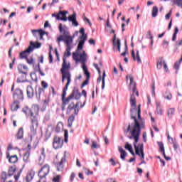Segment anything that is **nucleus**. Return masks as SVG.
Returning <instances> with one entry per match:
<instances>
[{
    "label": "nucleus",
    "instance_id": "1",
    "mask_svg": "<svg viewBox=\"0 0 182 182\" xmlns=\"http://www.w3.org/2000/svg\"><path fill=\"white\" fill-rule=\"evenodd\" d=\"M140 107L141 105H139L138 106V119L134 114H131V118L134 120V123L129 124L127 129L124 131L126 134L130 132L131 136H128L129 140H133V139H135L136 141L139 140L141 130L146 127V121L141 118V109Z\"/></svg>",
    "mask_w": 182,
    "mask_h": 182
},
{
    "label": "nucleus",
    "instance_id": "2",
    "mask_svg": "<svg viewBox=\"0 0 182 182\" xmlns=\"http://www.w3.org/2000/svg\"><path fill=\"white\" fill-rule=\"evenodd\" d=\"M58 29L60 31V33H63L57 38V42L58 43V46H60V43L64 42L65 45H68L69 46H72V43H73V40L75 39L74 34L70 36V33L66 28V26H64L62 23H60L58 26Z\"/></svg>",
    "mask_w": 182,
    "mask_h": 182
},
{
    "label": "nucleus",
    "instance_id": "3",
    "mask_svg": "<svg viewBox=\"0 0 182 182\" xmlns=\"http://www.w3.org/2000/svg\"><path fill=\"white\" fill-rule=\"evenodd\" d=\"M42 46V43L39 42H36V43H33V41L30 42V46L28 47V48L20 53V58L21 59H27L28 55L31 53V52H33V49H39Z\"/></svg>",
    "mask_w": 182,
    "mask_h": 182
},
{
    "label": "nucleus",
    "instance_id": "4",
    "mask_svg": "<svg viewBox=\"0 0 182 182\" xmlns=\"http://www.w3.org/2000/svg\"><path fill=\"white\" fill-rule=\"evenodd\" d=\"M133 139L134 140L133 144L135 149V154L139 156L141 161L144 160V145L143 144H138L139 139H137V141H136V139Z\"/></svg>",
    "mask_w": 182,
    "mask_h": 182
},
{
    "label": "nucleus",
    "instance_id": "5",
    "mask_svg": "<svg viewBox=\"0 0 182 182\" xmlns=\"http://www.w3.org/2000/svg\"><path fill=\"white\" fill-rule=\"evenodd\" d=\"M14 103H21L23 101V91L21 88H16L13 94Z\"/></svg>",
    "mask_w": 182,
    "mask_h": 182
},
{
    "label": "nucleus",
    "instance_id": "6",
    "mask_svg": "<svg viewBox=\"0 0 182 182\" xmlns=\"http://www.w3.org/2000/svg\"><path fill=\"white\" fill-rule=\"evenodd\" d=\"M49 171H50V167L48 164H45L38 171V177L40 180L46 178V176L49 174Z\"/></svg>",
    "mask_w": 182,
    "mask_h": 182
},
{
    "label": "nucleus",
    "instance_id": "7",
    "mask_svg": "<svg viewBox=\"0 0 182 182\" xmlns=\"http://www.w3.org/2000/svg\"><path fill=\"white\" fill-rule=\"evenodd\" d=\"M53 147L55 150L62 149V147H63V138L55 136L53 141Z\"/></svg>",
    "mask_w": 182,
    "mask_h": 182
},
{
    "label": "nucleus",
    "instance_id": "8",
    "mask_svg": "<svg viewBox=\"0 0 182 182\" xmlns=\"http://www.w3.org/2000/svg\"><path fill=\"white\" fill-rule=\"evenodd\" d=\"M38 126H39V123L38 122V120L31 121V125L30 127L31 141H32V137H33V136H36V130H38Z\"/></svg>",
    "mask_w": 182,
    "mask_h": 182
},
{
    "label": "nucleus",
    "instance_id": "9",
    "mask_svg": "<svg viewBox=\"0 0 182 182\" xmlns=\"http://www.w3.org/2000/svg\"><path fill=\"white\" fill-rule=\"evenodd\" d=\"M130 103H131V114H136L137 113V105L136 101V97H134V94L131 95L130 97Z\"/></svg>",
    "mask_w": 182,
    "mask_h": 182
},
{
    "label": "nucleus",
    "instance_id": "10",
    "mask_svg": "<svg viewBox=\"0 0 182 182\" xmlns=\"http://www.w3.org/2000/svg\"><path fill=\"white\" fill-rule=\"evenodd\" d=\"M29 116H31V122H33V120H38V116H39V107H32V109H30Z\"/></svg>",
    "mask_w": 182,
    "mask_h": 182
},
{
    "label": "nucleus",
    "instance_id": "11",
    "mask_svg": "<svg viewBox=\"0 0 182 182\" xmlns=\"http://www.w3.org/2000/svg\"><path fill=\"white\" fill-rule=\"evenodd\" d=\"M65 163H66V151H64V156L61 159L60 161L56 163V167L58 171H63L65 167Z\"/></svg>",
    "mask_w": 182,
    "mask_h": 182
},
{
    "label": "nucleus",
    "instance_id": "12",
    "mask_svg": "<svg viewBox=\"0 0 182 182\" xmlns=\"http://www.w3.org/2000/svg\"><path fill=\"white\" fill-rule=\"evenodd\" d=\"M83 72L86 76L85 80L82 82V86H86V85H89V80H90V73L87 70V67L83 65Z\"/></svg>",
    "mask_w": 182,
    "mask_h": 182
},
{
    "label": "nucleus",
    "instance_id": "13",
    "mask_svg": "<svg viewBox=\"0 0 182 182\" xmlns=\"http://www.w3.org/2000/svg\"><path fill=\"white\" fill-rule=\"evenodd\" d=\"M130 83H129V89L132 90L133 93H136V90H137V85L136 82H134V78L133 77V75H129V76Z\"/></svg>",
    "mask_w": 182,
    "mask_h": 182
},
{
    "label": "nucleus",
    "instance_id": "14",
    "mask_svg": "<svg viewBox=\"0 0 182 182\" xmlns=\"http://www.w3.org/2000/svg\"><path fill=\"white\" fill-rule=\"evenodd\" d=\"M70 95L73 96V99H75V100H79V99L82 97V94L79 92V90L76 87H74Z\"/></svg>",
    "mask_w": 182,
    "mask_h": 182
},
{
    "label": "nucleus",
    "instance_id": "15",
    "mask_svg": "<svg viewBox=\"0 0 182 182\" xmlns=\"http://www.w3.org/2000/svg\"><path fill=\"white\" fill-rule=\"evenodd\" d=\"M27 97L28 99H32L35 96V90L32 86H28L26 90Z\"/></svg>",
    "mask_w": 182,
    "mask_h": 182
},
{
    "label": "nucleus",
    "instance_id": "16",
    "mask_svg": "<svg viewBox=\"0 0 182 182\" xmlns=\"http://www.w3.org/2000/svg\"><path fill=\"white\" fill-rule=\"evenodd\" d=\"M63 61L62 69L60 70L61 73H63V72H66L65 70H68V69L70 68V65H68L66 58L63 57Z\"/></svg>",
    "mask_w": 182,
    "mask_h": 182
},
{
    "label": "nucleus",
    "instance_id": "17",
    "mask_svg": "<svg viewBox=\"0 0 182 182\" xmlns=\"http://www.w3.org/2000/svg\"><path fill=\"white\" fill-rule=\"evenodd\" d=\"M6 159H9V161L13 164L15 163H18V156L13 155L11 156H9V152H7L6 154Z\"/></svg>",
    "mask_w": 182,
    "mask_h": 182
},
{
    "label": "nucleus",
    "instance_id": "18",
    "mask_svg": "<svg viewBox=\"0 0 182 182\" xmlns=\"http://www.w3.org/2000/svg\"><path fill=\"white\" fill-rule=\"evenodd\" d=\"M62 73V83H65V79H67V82H69V77L71 79L72 75H70V72H63Z\"/></svg>",
    "mask_w": 182,
    "mask_h": 182
},
{
    "label": "nucleus",
    "instance_id": "19",
    "mask_svg": "<svg viewBox=\"0 0 182 182\" xmlns=\"http://www.w3.org/2000/svg\"><path fill=\"white\" fill-rule=\"evenodd\" d=\"M35 177V172L33 171H29L26 177V182H31Z\"/></svg>",
    "mask_w": 182,
    "mask_h": 182
},
{
    "label": "nucleus",
    "instance_id": "20",
    "mask_svg": "<svg viewBox=\"0 0 182 182\" xmlns=\"http://www.w3.org/2000/svg\"><path fill=\"white\" fill-rule=\"evenodd\" d=\"M16 140H22L23 139V127L18 129V131L16 135Z\"/></svg>",
    "mask_w": 182,
    "mask_h": 182
},
{
    "label": "nucleus",
    "instance_id": "21",
    "mask_svg": "<svg viewBox=\"0 0 182 182\" xmlns=\"http://www.w3.org/2000/svg\"><path fill=\"white\" fill-rule=\"evenodd\" d=\"M124 147L126 150H128L131 154H132L134 156H136L134 151H133V146H132V144H129V142H126Z\"/></svg>",
    "mask_w": 182,
    "mask_h": 182
},
{
    "label": "nucleus",
    "instance_id": "22",
    "mask_svg": "<svg viewBox=\"0 0 182 182\" xmlns=\"http://www.w3.org/2000/svg\"><path fill=\"white\" fill-rule=\"evenodd\" d=\"M80 60L82 63V70H83V66L84 65L86 66V53L85 51H83V53L80 55Z\"/></svg>",
    "mask_w": 182,
    "mask_h": 182
},
{
    "label": "nucleus",
    "instance_id": "23",
    "mask_svg": "<svg viewBox=\"0 0 182 182\" xmlns=\"http://www.w3.org/2000/svg\"><path fill=\"white\" fill-rule=\"evenodd\" d=\"M119 151L121 154L120 157L122 160H125L126 156H127V152L123 149L122 146H119Z\"/></svg>",
    "mask_w": 182,
    "mask_h": 182
},
{
    "label": "nucleus",
    "instance_id": "24",
    "mask_svg": "<svg viewBox=\"0 0 182 182\" xmlns=\"http://www.w3.org/2000/svg\"><path fill=\"white\" fill-rule=\"evenodd\" d=\"M164 60H163V57H161L157 63H156V68L160 70V69H161V68H163V65H164Z\"/></svg>",
    "mask_w": 182,
    "mask_h": 182
},
{
    "label": "nucleus",
    "instance_id": "25",
    "mask_svg": "<svg viewBox=\"0 0 182 182\" xmlns=\"http://www.w3.org/2000/svg\"><path fill=\"white\" fill-rule=\"evenodd\" d=\"M66 46V52L64 53V58H69V56H70V55H72V53H70V50H72V47L71 46H68L65 45Z\"/></svg>",
    "mask_w": 182,
    "mask_h": 182
},
{
    "label": "nucleus",
    "instance_id": "26",
    "mask_svg": "<svg viewBox=\"0 0 182 182\" xmlns=\"http://www.w3.org/2000/svg\"><path fill=\"white\" fill-rule=\"evenodd\" d=\"M76 114H71L68 119V127H72L73 124V122H75V117Z\"/></svg>",
    "mask_w": 182,
    "mask_h": 182
},
{
    "label": "nucleus",
    "instance_id": "27",
    "mask_svg": "<svg viewBox=\"0 0 182 182\" xmlns=\"http://www.w3.org/2000/svg\"><path fill=\"white\" fill-rule=\"evenodd\" d=\"M73 98V95H69L67 98H64L62 99V102H63V105L64 106H66V105H69V102H70V100H72Z\"/></svg>",
    "mask_w": 182,
    "mask_h": 182
},
{
    "label": "nucleus",
    "instance_id": "28",
    "mask_svg": "<svg viewBox=\"0 0 182 182\" xmlns=\"http://www.w3.org/2000/svg\"><path fill=\"white\" fill-rule=\"evenodd\" d=\"M80 105H82V102H78L75 104H74V114H75V116H77V114H79V106H80Z\"/></svg>",
    "mask_w": 182,
    "mask_h": 182
},
{
    "label": "nucleus",
    "instance_id": "29",
    "mask_svg": "<svg viewBox=\"0 0 182 182\" xmlns=\"http://www.w3.org/2000/svg\"><path fill=\"white\" fill-rule=\"evenodd\" d=\"M31 156L30 151H26L23 154V160L25 163H28L29 161V157Z\"/></svg>",
    "mask_w": 182,
    "mask_h": 182
},
{
    "label": "nucleus",
    "instance_id": "30",
    "mask_svg": "<svg viewBox=\"0 0 182 182\" xmlns=\"http://www.w3.org/2000/svg\"><path fill=\"white\" fill-rule=\"evenodd\" d=\"M17 69L18 70V73H22L23 75H25V77L23 76V77L26 78V75H28V72H23L22 71V70L23 69V65L22 64H19L17 67Z\"/></svg>",
    "mask_w": 182,
    "mask_h": 182
},
{
    "label": "nucleus",
    "instance_id": "31",
    "mask_svg": "<svg viewBox=\"0 0 182 182\" xmlns=\"http://www.w3.org/2000/svg\"><path fill=\"white\" fill-rule=\"evenodd\" d=\"M159 14V8L157 6H155L152 8V18L157 17V15Z\"/></svg>",
    "mask_w": 182,
    "mask_h": 182
},
{
    "label": "nucleus",
    "instance_id": "32",
    "mask_svg": "<svg viewBox=\"0 0 182 182\" xmlns=\"http://www.w3.org/2000/svg\"><path fill=\"white\" fill-rule=\"evenodd\" d=\"M52 16H53V18H56L57 21H64L65 22H66V21H68V18H66V17L60 18V16H59V14H53Z\"/></svg>",
    "mask_w": 182,
    "mask_h": 182
},
{
    "label": "nucleus",
    "instance_id": "33",
    "mask_svg": "<svg viewBox=\"0 0 182 182\" xmlns=\"http://www.w3.org/2000/svg\"><path fill=\"white\" fill-rule=\"evenodd\" d=\"M174 113H176V109L174 108H170L168 109V117H169V119H173Z\"/></svg>",
    "mask_w": 182,
    "mask_h": 182
},
{
    "label": "nucleus",
    "instance_id": "34",
    "mask_svg": "<svg viewBox=\"0 0 182 182\" xmlns=\"http://www.w3.org/2000/svg\"><path fill=\"white\" fill-rule=\"evenodd\" d=\"M62 129H63V124L62 122H58L55 127L56 133H60V130H62Z\"/></svg>",
    "mask_w": 182,
    "mask_h": 182
},
{
    "label": "nucleus",
    "instance_id": "35",
    "mask_svg": "<svg viewBox=\"0 0 182 182\" xmlns=\"http://www.w3.org/2000/svg\"><path fill=\"white\" fill-rule=\"evenodd\" d=\"M158 146L159 147L160 151L162 153V154H164L166 153L164 150V144L160 141V142H158Z\"/></svg>",
    "mask_w": 182,
    "mask_h": 182
},
{
    "label": "nucleus",
    "instance_id": "36",
    "mask_svg": "<svg viewBox=\"0 0 182 182\" xmlns=\"http://www.w3.org/2000/svg\"><path fill=\"white\" fill-rule=\"evenodd\" d=\"M19 109V103H15V101L14 102V104L11 105V110L12 112H16Z\"/></svg>",
    "mask_w": 182,
    "mask_h": 182
},
{
    "label": "nucleus",
    "instance_id": "37",
    "mask_svg": "<svg viewBox=\"0 0 182 182\" xmlns=\"http://www.w3.org/2000/svg\"><path fill=\"white\" fill-rule=\"evenodd\" d=\"M48 105H49V99L45 100L43 101V108L41 109L42 112H45V110H46V107H48Z\"/></svg>",
    "mask_w": 182,
    "mask_h": 182
},
{
    "label": "nucleus",
    "instance_id": "38",
    "mask_svg": "<svg viewBox=\"0 0 182 182\" xmlns=\"http://www.w3.org/2000/svg\"><path fill=\"white\" fill-rule=\"evenodd\" d=\"M73 109L75 110V102H71L67 108V112L70 113Z\"/></svg>",
    "mask_w": 182,
    "mask_h": 182
},
{
    "label": "nucleus",
    "instance_id": "39",
    "mask_svg": "<svg viewBox=\"0 0 182 182\" xmlns=\"http://www.w3.org/2000/svg\"><path fill=\"white\" fill-rule=\"evenodd\" d=\"M8 174H6V172L3 171L1 175V182L6 181V178H8Z\"/></svg>",
    "mask_w": 182,
    "mask_h": 182
},
{
    "label": "nucleus",
    "instance_id": "40",
    "mask_svg": "<svg viewBox=\"0 0 182 182\" xmlns=\"http://www.w3.org/2000/svg\"><path fill=\"white\" fill-rule=\"evenodd\" d=\"M164 99H167V100H171V93H170V92L168 91L165 92V93L164 94Z\"/></svg>",
    "mask_w": 182,
    "mask_h": 182
},
{
    "label": "nucleus",
    "instance_id": "41",
    "mask_svg": "<svg viewBox=\"0 0 182 182\" xmlns=\"http://www.w3.org/2000/svg\"><path fill=\"white\" fill-rule=\"evenodd\" d=\"M15 171H16V169L14 166H11L9 168V173H8L9 177H11V176H14V173H15Z\"/></svg>",
    "mask_w": 182,
    "mask_h": 182
},
{
    "label": "nucleus",
    "instance_id": "42",
    "mask_svg": "<svg viewBox=\"0 0 182 182\" xmlns=\"http://www.w3.org/2000/svg\"><path fill=\"white\" fill-rule=\"evenodd\" d=\"M124 46H125V50L124 53H122L121 54V56H126V55H127V53H129L128 48H127V40H126V39L124 41Z\"/></svg>",
    "mask_w": 182,
    "mask_h": 182
},
{
    "label": "nucleus",
    "instance_id": "43",
    "mask_svg": "<svg viewBox=\"0 0 182 182\" xmlns=\"http://www.w3.org/2000/svg\"><path fill=\"white\" fill-rule=\"evenodd\" d=\"M69 14V12H68V11H60L58 12L59 16H60V17L62 16V17H60V18H68V17L66 16V14Z\"/></svg>",
    "mask_w": 182,
    "mask_h": 182
},
{
    "label": "nucleus",
    "instance_id": "44",
    "mask_svg": "<svg viewBox=\"0 0 182 182\" xmlns=\"http://www.w3.org/2000/svg\"><path fill=\"white\" fill-rule=\"evenodd\" d=\"M178 33V27H176L175 28V31L173 34V37H172V41L174 42V41H176V39H177V34Z\"/></svg>",
    "mask_w": 182,
    "mask_h": 182
},
{
    "label": "nucleus",
    "instance_id": "45",
    "mask_svg": "<svg viewBox=\"0 0 182 182\" xmlns=\"http://www.w3.org/2000/svg\"><path fill=\"white\" fill-rule=\"evenodd\" d=\"M23 113L26 114V116H29V113L31 112V109L28 107H25L22 109Z\"/></svg>",
    "mask_w": 182,
    "mask_h": 182
},
{
    "label": "nucleus",
    "instance_id": "46",
    "mask_svg": "<svg viewBox=\"0 0 182 182\" xmlns=\"http://www.w3.org/2000/svg\"><path fill=\"white\" fill-rule=\"evenodd\" d=\"M73 58L74 60H75L76 62H79V53L78 52H75L73 53Z\"/></svg>",
    "mask_w": 182,
    "mask_h": 182
},
{
    "label": "nucleus",
    "instance_id": "47",
    "mask_svg": "<svg viewBox=\"0 0 182 182\" xmlns=\"http://www.w3.org/2000/svg\"><path fill=\"white\" fill-rule=\"evenodd\" d=\"M156 113L160 115L163 114V109L159 104H156Z\"/></svg>",
    "mask_w": 182,
    "mask_h": 182
},
{
    "label": "nucleus",
    "instance_id": "48",
    "mask_svg": "<svg viewBox=\"0 0 182 182\" xmlns=\"http://www.w3.org/2000/svg\"><path fill=\"white\" fill-rule=\"evenodd\" d=\"M70 82H72V79L70 78V77H68V82H67L65 86L64 87L63 91L64 92H67L68 91V88L69 87V85H70Z\"/></svg>",
    "mask_w": 182,
    "mask_h": 182
},
{
    "label": "nucleus",
    "instance_id": "49",
    "mask_svg": "<svg viewBox=\"0 0 182 182\" xmlns=\"http://www.w3.org/2000/svg\"><path fill=\"white\" fill-rule=\"evenodd\" d=\"M92 149H100V145L97 144L96 141H92Z\"/></svg>",
    "mask_w": 182,
    "mask_h": 182
},
{
    "label": "nucleus",
    "instance_id": "50",
    "mask_svg": "<svg viewBox=\"0 0 182 182\" xmlns=\"http://www.w3.org/2000/svg\"><path fill=\"white\" fill-rule=\"evenodd\" d=\"M38 33H39L40 35V39H42V38H43V35L48 34V33H46V31L42 30V29H39L38 30Z\"/></svg>",
    "mask_w": 182,
    "mask_h": 182
},
{
    "label": "nucleus",
    "instance_id": "51",
    "mask_svg": "<svg viewBox=\"0 0 182 182\" xmlns=\"http://www.w3.org/2000/svg\"><path fill=\"white\" fill-rule=\"evenodd\" d=\"M68 19L70 22H73V21H76V13H73V14L70 16Z\"/></svg>",
    "mask_w": 182,
    "mask_h": 182
},
{
    "label": "nucleus",
    "instance_id": "52",
    "mask_svg": "<svg viewBox=\"0 0 182 182\" xmlns=\"http://www.w3.org/2000/svg\"><path fill=\"white\" fill-rule=\"evenodd\" d=\"M80 33H81V36H80V38H87V36L86 34H85V28H81L80 29Z\"/></svg>",
    "mask_w": 182,
    "mask_h": 182
},
{
    "label": "nucleus",
    "instance_id": "53",
    "mask_svg": "<svg viewBox=\"0 0 182 182\" xmlns=\"http://www.w3.org/2000/svg\"><path fill=\"white\" fill-rule=\"evenodd\" d=\"M115 48H117L118 52H121L122 43L120 42V39L117 40V46Z\"/></svg>",
    "mask_w": 182,
    "mask_h": 182
},
{
    "label": "nucleus",
    "instance_id": "54",
    "mask_svg": "<svg viewBox=\"0 0 182 182\" xmlns=\"http://www.w3.org/2000/svg\"><path fill=\"white\" fill-rule=\"evenodd\" d=\"M106 77V71H103V75H102V89H105V79Z\"/></svg>",
    "mask_w": 182,
    "mask_h": 182
},
{
    "label": "nucleus",
    "instance_id": "55",
    "mask_svg": "<svg viewBox=\"0 0 182 182\" xmlns=\"http://www.w3.org/2000/svg\"><path fill=\"white\" fill-rule=\"evenodd\" d=\"M42 92H45L43 90V88H39L38 94V92H36V98L38 99V100H39V99H41V93H42Z\"/></svg>",
    "mask_w": 182,
    "mask_h": 182
},
{
    "label": "nucleus",
    "instance_id": "56",
    "mask_svg": "<svg viewBox=\"0 0 182 182\" xmlns=\"http://www.w3.org/2000/svg\"><path fill=\"white\" fill-rule=\"evenodd\" d=\"M168 41H167L166 40H164L162 42V46L164 48V49H168Z\"/></svg>",
    "mask_w": 182,
    "mask_h": 182
},
{
    "label": "nucleus",
    "instance_id": "57",
    "mask_svg": "<svg viewBox=\"0 0 182 182\" xmlns=\"http://www.w3.org/2000/svg\"><path fill=\"white\" fill-rule=\"evenodd\" d=\"M80 41H79V44L82 45V46L85 45V42H86L87 38L85 37V38H79Z\"/></svg>",
    "mask_w": 182,
    "mask_h": 182
},
{
    "label": "nucleus",
    "instance_id": "58",
    "mask_svg": "<svg viewBox=\"0 0 182 182\" xmlns=\"http://www.w3.org/2000/svg\"><path fill=\"white\" fill-rule=\"evenodd\" d=\"M45 157H46L45 149H43V151L41 152V155L39 157V161H41V160H43V161L45 160Z\"/></svg>",
    "mask_w": 182,
    "mask_h": 182
},
{
    "label": "nucleus",
    "instance_id": "59",
    "mask_svg": "<svg viewBox=\"0 0 182 182\" xmlns=\"http://www.w3.org/2000/svg\"><path fill=\"white\" fill-rule=\"evenodd\" d=\"M164 69L166 72V73H170V70H168V66H167V63L166 61H164Z\"/></svg>",
    "mask_w": 182,
    "mask_h": 182
},
{
    "label": "nucleus",
    "instance_id": "60",
    "mask_svg": "<svg viewBox=\"0 0 182 182\" xmlns=\"http://www.w3.org/2000/svg\"><path fill=\"white\" fill-rule=\"evenodd\" d=\"M172 144H173V147L174 150L176 151H177V149L180 147V146L178 145V143H177V141H176V142H174Z\"/></svg>",
    "mask_w": 182,
    "mask_h": 182
},
{
    "label": "nucleus",
    "instance_id": "61",
    "mask_svg": "<svg viewBox=\"0 0 182 182\" xmlns=\"http://www.w3.org/2000/svg\"><path fill=\"white\" fill-rule=\"evenodd\" d=\"M27 63H28V65H33L34 61H33V58H31V59L29 58H26Z\"/></svg>",
    "mask_w": 182,
    "mask_h": 182
},
{
    "label": "nucleus",
    "instance_id": "62",
    "mask_svg": "<svg viewBox=\"0 0 182 182\" xmlns=\"http://www.w3.org/2000/svg\"><path fill=\"white\" fill-rule=\"evenodd\" d=\"M136 60L139 63H141V59L140 58L139 50L136 51Z\"/></svg>",
    "mask_w": 182,
    "mask_h": 182
},
{
    "label": "nucleus",
    "instance_id": "63",
    "mask_svg": "<svg viewBox=\"0 0 182 182\" xmlns=\"http://www.w3.org/2000/svg\"><path fill=\"white\" fill-rule=\"evenodd\" d=\"M53 182H59V181H60V176H57L54 177L53 178Z\"/></svg>",
    "mask_w": 182,
    "mask_h": 182
},
{
    "label": "nucleus",
    "instance_id": "64",
    "mask_svg": "<svg viewBox=\"0 0 182 182\" xmlns=\"http://www.w3.org/2000/svg\"><path fill=\"white\" fill-rule=\"evenodd\" d=\"M176 46H182V39L176 42Z\"/></svg>",
    "mask_w": 182,
    "mask_h": 182
}]
</instances>
